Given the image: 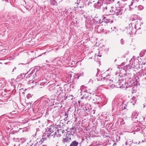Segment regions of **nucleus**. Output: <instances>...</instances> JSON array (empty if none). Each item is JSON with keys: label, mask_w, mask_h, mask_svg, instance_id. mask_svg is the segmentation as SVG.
I'll return each mask as SVG.
<instances>
[{"label": "nucleus", "mask_w": 146, "mask_h": 146, "mask_svg": "<svg viewBox=\"0 0 146 146\" xmlns=\"http://www.w3.org/2000/svg\"><path fill=\"white\" fill-rule=\"evenodd\" d=\"M78 143L76 141H73L71 143L70 146H78Z\"/></svg>", "instance_id": "obj_12"}, {"label": "nucleus", "mask_w": 146, "mask_h": 146, "mask_svg": "<svg viewBox=\"0 0 146 146\" xmlns=\"http://www.w3.org/2000/svg\"><path fill=\"white\" fill-rule=\"evenodd\" d=\"M44 83H41L40 84L41 85H44Z\"/></svg>", "instance_id": "obj_25"}, {"label": "nucleus", "mask_w": 146, "mask_h": 146, "mask_svg": "<svg viewBox=\"0 0 146 146\" xmlns=\"http://www.w3.org/2000/svg\"><path fill=\"white\" fill-rule=\"evenodd\" d=\"M79 76H78V78H79Z\"/></svg>", "instance_id": "obj_31"}, {"label": "nucleus", "mask_w": 146, "mask_h": 146, "mask_svg": "<svg viewBox=\"0 0 146 146\" xmlns=\"http://www.w3.org/2000/svg\"><path fill=\"white\" fill-rule=\"evenodd\" d=\"M135 1H137V2H138L139 1V0H135Z\"/></svg>", "instance_id": "obj_30"}, {"label": "nucleus", "mask_w": 146, "mask_h": 146, "mask_svg": "<svg viewBox=\"0 0 146 146\" xmlns=\"http://www.w3.org/2000/svg\"><path fill=\"white\" fill-rule=\"evenodd\" d=\"M136 99L135 97H133L131 100V103L133 105H134L136 103Z\"/></svg>", "instance_id": "obj_14"}, {"label": "nucleus", "mask_w": 146, "mask_h": 146, "mask_svg": "<svg viewBox=\"0 0 146 146\" xmlns=\"http://www.w3.org/2000/svg\"><path fill=\"white\" fill-rule=\"evenodd\" d=\"M102 18V20H103L104 22L106 23H107L110 21V19L106 15V16H103Z\"/></svg>", "instance_id": "obj_8"}, {"label": "nucleus", "mask_w": 146, "mask_h": 146, "mask_svg": "<svg viewBox=\"0 0 146 146\" xmlns=\"http://www.w3.org/2000/svg\"><path fill=\"white\" fill-rule=\"evenodd\" d=\"M110 11V13L113 14L115 16H119L118 17H119V15H121L122 14L120 12L118 13L115 7L114 8L111 7Z\"/></svg>", "instance_id": "obj_3"}, {"label": "nucleus", "mask_w": 146, "mask_h": 146, "mask_svg": "<svg viewBox=\"0 0 146 146\" xmlns=\"http://www.w3.org/2000/svg\"><path fill=\"white\" fill-rule=\"evenodd\" d=\"M133 4V1H132V2H131V5H129V6H131Z\"/></svg>", "instance_id": "obj_24"}, {"label": "nucleus", "mask_w": 146, "mask_h": 146, "mask_svg": "<svg viewBox=\"0 0 146 146\" xmlns=\"http://www.w3.org/2000/svg\"><path fill=\"white\" fill-rule=\"evenodd\" d=\"M83 96L82 97V98L83 99L84 98H86V97H88L89 96V95L90 94V92H88V93L86 92L83 91Z\"/></svg>", "instance_id": "obj_9"}, {"label": "nucleus", "mask_w": 146, "mask_h": 146, "mask_svg": "<svg viewBox=\"0 0 146 146\" xmlns=\"http://www.w3.org/2000/svg\"><path fill=\"white\" fill-rule=\"evenodd\" d=\"M116 145V143H114V144H113V146H114V145Z\"/></svg>", "instance_id": "obj_27"}, {"label": "nucleus", "mask_w": 146, "mask_h": 146, "mask_svg": "<svg viewBox=\"0 0 146 146\" xmlns=\"http://www.w3.org/2000/svg\"><path fill=\"white\" fill-rule=\"evenodd\" d=\"M124 106V108H123V109H125L126 108V107L127 106L125 104H123L122 105V106Z\"/></svg>", "instance_id": "obj_23"}, {"label": "nucleus", "mask_w": 146, "mask_h": 146, "mask_svg": "<svg viewBox=\"0 0 146 146\" xmlns=\"http://www.w3.org/2000/svg\"><path fill=\"white\" fill-rule=\"evenodd\" d=\"M78 103L80 104V101H78Z\"/></svg>", "instance_id": "obj_28"}, {"label": "nucleus", "mask_w": 146, "mask_h": 146, "mask_svg": "<svg viewBox=\"0 0 146 146\" xmlns=\"http://www.w3.org/2000/svg\"><path fill=\"white\" fill-rule=\"evenodd\" d=\"M30 97H31V94H29L27 95V98H29Z\"/></svg>", "instance_id": "obj_22"}, {"label": "nucleus", "mask_w": 146, "mask_h": 146, "mask_svg": "<svg viewBox=\"0 0 146 146\" xmlns=\"http://www.w3.org/2000/svg\"><path fill=\"white\" fill-rule=\"evenodd\" d=\"M46 133L43 136V137L42 139H43V141L45 140L47 138H48V137L46 136Z\"/></svg>", "instance_id": "obj_18"}, {"label": "nucleus", "mask_w": 146, "mask_h": 146, "mask_svg": "<svg viewBox=\"0 0 146 146\" xmlns=\"http://www.w3.org/2000/svg\"><path fill=\"white\" fill-rule=\"evenodd\" d=\"M127 145V142H126L125 143V145Z\"/></svg>", "instance_id": "obj_29"}, {"label": "nucleus", "mask_w": 146, "mask_h": 146, "mask_svg": "<svg viewBox=\"0 0 146 146\" xmlns=\"http://www.w3.org/2000/svg\"><path fill=\"white\" fill-rule=\"evenodd\" d=\"M5 86V84L2 80H0V89L3 88Z\"/></svg>", "instance_id": "obj_15"}, {"label": "nucleus", "mask_w": 146, "mask_h": 146, "mask_svg": "<svg viewBox=\"0 0 146 146\" xmlns=\"http://www.w3.org/2000/svg\"><path fill=\"white\" fill-rule=\"evenodd\" d=\"M95 98H96V100H95V99H93V101H97V102H98V101L97 100H98V99H99V97L98 96H96L95 97Z\"/></svg>", "instance_id": "obj_20"}, {"label": "nucleus", "mask_w": 146, "mask_h": 146, "mask_svg": "<svg viewBox=\"0 0 146 146\" xmlns=\"http://www.w3.org/2000/svg\"><path fill=\"white\" fill-rule=\"evenodd\" d=\"M102 1L101 0H99L97 3H96L95 5L96 6V7L97 8H98L100 7L102 5Z\"/></svg>", "instance_id": "obj_11"}, {"label": "nucleus", "mask_w": 146, "mask_h": 146, "mask_svg": "<svg viewBox=\"0 0 146 146\" xmlns=\"http://www.w3.org/2000/svg\"><path fill=\"white\" fill-rule=\"evenodd\" d=\"M146 52V50H145V52Z\"/></svg>", "instance_id": "obj_34"}, {"label": "nucleus", "mask_w": 146, "mask_h": 146, "mask_svg": "<svg viewBox=\"0 0 146 146\" xmlns=\"http://www.w3.org/2000/svg\"><path fill=\"white\" fill-rule=\"evenodd\" d=\"M55 130V126L54 125H51L48 127V131H46V136L48 138H51L52 137L53 134H52V133Z\"/></svg>", "instance_id": "obj_1"}, {"label": "nucleus", "mask_w": 146, "mask_h": 146, "mask_svg": "<svg viewBox=\"0 0 146 146\" xmlns=\"http://www.w3.org/2000/svg\"><path fill=\"white\" fill-rule=\"evenodd\" d=\"M132 25L131 24H130L129 25V27H128V29H127V32L129 33H131L133 34L134 32H136V28H133L132 27Z\"/></svg>", "instance_id": "obj_6"}, {"label": "nucleus", "mask_w": 146, "mask_h": 146, "mask_svg": "<svg viewBox=\"0 0 146 146\" xmlns=\"http://www.w3.org/2000/svg\"><path fill=\"white\" fill-rule=\"evenodd\" d=\"M50 4L52 5H56V2L54 0H52L50 1Z\"/></svg>", "instance_id": "obj_16"}, {"label": "nucleus", "mask_w": 146, "mask_h": 146, "mask_svg": "<svg viewBox=\"0 0 146 146\" xmlns=\"http://www.w3.org/2000/svg\"><path fill=\"white\" fill-rule=\"evenodd\" d=\"M71 139V135L67 133L64 136L62 141L64 143L70 141Z\"/></svg>", "instance_id": "obj_4"}, {"label": "nucleus", "mask_w": 146, "mask_h": 146, "mask_svg": "<svg viewBox=\"0 0 146 146\" xmlns=\"http://www.w3.org/2000/svg\"><path fill=\"white\" fill-rule=\"evenodd\" d=\"M131 21H133L134 23H137L140 21L139 17L135 15H134L132 16ZM135 26L136 27V24H135Z\"/></svg>", "instance_id": "obj_5"}, {"label": "nucleus", "mask_w": 146, "mask_h": 146, "mask_svg": "<svg viewBox=\"0 0 146 146\" xmlns=\"http://www.w3.org/2000/svg\"><path fill=\"white\" fill-rule=\"evenodd\" d=\"M145 106H144V108H145Z\"/></svg>", "instance_id": "obj_33"}, {"label": "nucleus", "mask_w": 146, "mask_h": 146, "mask_svg": "<svg viewBox=\"0 0 146 146\" xmlns=\"http://www.w3.org/2000/svg\"><path fill=\"white\" fill-rule=\"evenodd\" d=\"M120 42L122 44H124L125 41V40L123 39H121L120 41Z\"/></svg>", "instance_id": "obj_19"}, {"label": "nucleus", "mask_w": 146, "mask_h": 146, "mask_svg": "<svg viewBox=\"0 0 146 146\" xmlns=\"http://www.w3.org/2000/svg\"><path fill=\"white\" fill-rule=\"evenodd\" d=\"M65 131L66 132V130L64 131L62 129H57L53 134L54 135H53L52 137H60Z\"/></svg>", "instance_id": "obj_2"}, {"label": "nucleus", "mask_w": 146, "mask_h": 146, "mask_svg": "<svg viewBox=\"0 0 146 146\" xmlns=\"http://www.w3.org/2000/svg\"><path fill=\"white\" fill-rule=\"evenodd\" d=\"M54 92H55V94L59 95L62 92V88L60 87L56 89Z\"/></svg>", "instance_id": "obj_10"}, {"label": "nucleus", "mask_w": 146, "mask_h": 146, "mask_svg": "<svg viewBox=\"0 0 146 146\" xmlns=\"http://www.w3.org/2000/svg\"><path fill=\"white\" fill-rule=\"evenodd\" d=\"M49 90L52 92H55V86L54 85H50L49 87Z\"/></svg>", "instance_id": "obj_13"}, {"label": "nucleus", "mask_w": 146, "mask_h": 146, "mask_svg": "<svg viewBox=\"0 0 146 146\" xmlns=\"http://www.w3.org/2000/svg\"><path fill=\"white\" fill-rule=\"evenodd\" d=\"M137 8L139 10L141 11L143 9L144 7L143 6L139 5L138 6Z\"/></svg>", "instance_id": "obj_17"}, {"label": "nucleus", "mask_w": 146, "mask_h": 146, "mask_svg": "<svg viewBox=\"0 0 146 146\" xmlns=\"http://www.w3.org/2000/svg\"><path fill=\"white\" fill-rule=\"evenodd\" d=\"M104 22L103 20H102L101 19H100V20H99V23H102Z\"/></svg>", "instance_id": "obj_21"}, {"label": "nucleus", "mask_w": 146, "mask_h": 146, "mask_svg": "<svg viewBox=\"0 0 146 146\" xmlns=\"http://www.w3.org/2000/svg\"><path fill=\"white\" fill-rule=\"evenodd\" d=\"M101 56V55H100H100L99 56Z\"/></svg>", "instance_id": "obj_32"}, {"label": "nucleus", "mask_w": 146, "mask_h": 146, "mask_svg": "<svg viewBox=\"0 0 146 146\" xmlns=\"http://www.w3.org/2000/svg\"><path fill=\"white\" fill-rule=\"evenodd\" d=\"M56 146H58V145H56Z\"/></svg>", "instance_id": "obj_35"}, {"label": "nucleus", "mask_w": 146, "mask_h": 146, "mask_svg": "<svg viewBox=\"0 0 146 146\" xmlns=\"http://www.w3.org/2000/svg\"><path fill=\"white\" fill-rule=\"evenodd\" d=\"M71 129L74 130V127H72Z\"/></svg>", "instance_id": "obj_26"}, {"label": "nucleus", "mask_w": 146, "mask_h": 146, "mask_svg": "<svg viewBox=\"0 0 146 146\" xmlns=\"http://www.w3.org/2000/svg\"><path fill=\"white\" fill-rule=\"evenodd\" d=\"M80 89L81 90H82L83 91H84L85 92H88H88H90V94L93 92V91L90 89L89 88L87 87L84 86V85L80 87Z\"/></svg>", "instance_id": "obj_7"}]
</instances>
